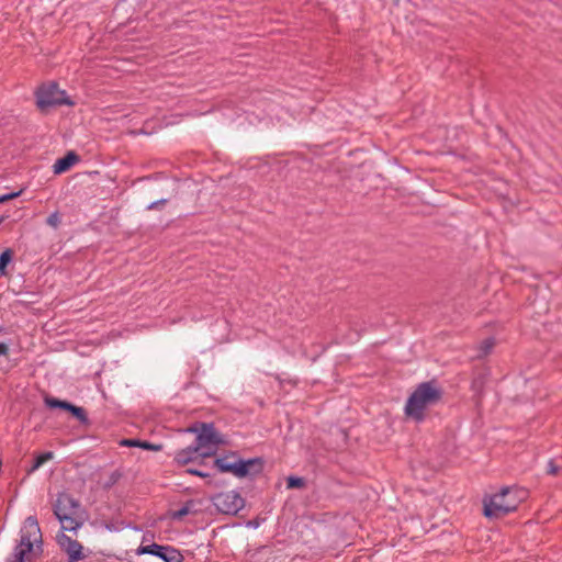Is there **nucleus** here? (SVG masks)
Masks as SVG:
<instances>
[{"label":"nucleus","instance_id":"obj_4","mask_svg":"<svg viewBox=\"0 0 562 562\" xmlns=\"http://www.w3.org/2000/svg\"><path fill=\"white\" fill-rule=\"evenodd\" d=\"M212 469L221 473H232L234 476L241 479L261 473L263 470V460L261 458L245 460L239 458L236 452H231L223 457L215 458Z\"/></svg>","mask_w":562,"mask_h":562},{"label":"nucleus","instance_id":"obj_30","mask_svg":"<svg viewBox=\"0 0 562 562\" xmlns=\"http://www.w3.org/2000/svg\"><path fill=\"white\" fill-rule=\"evenodd\" d=\"M182 561V557L180 554V552L178 551V561L177 562H181Z\"/></svg>","mask_w":562,"mask_h":562},{"label":"nucleus","instance_id":"obj_29","mask_svg":"<svg viewBox=\"0 0 562 562\" xmlns=\"http://www.w3.org/2000/svg\"><path fill=\"white\" fill-rule=\"evenodd\" d=\"M181 461H182L183 463H187L188 458H187L186 456H183V457L181 456Z\"/></svg>","mask_w":562,"mask_h":562},{"label":"nucleus","instance_id":"obj_2","mask_svg":"<svg viewBox=\"0 0 562 562\" xmlns=\"http://www.w3.org/2000/svg\"><path fill=\"white\" fill-rule=\"evenodd\" d=\"M527 496L522 488L504 486L494 495L484 498V515L487 518H497L515 512Z\"/></svg>","mask_w":562,"mask_h":562},{"label":"nucleus","instance_id":"obj_27","mask_svg":"<svg viewBox=\"0 0 562 562\" xmlns=\"http://www.w3.org/2000/svg\"><path fill=\"white\" fill-rule=\"evenodd\" d=\"M165 202H166L165 200H160V201H158V202H153L148 207H149V209H154L157 204H159V203H161V204H162V203H165Z\"/></svg>","mask_w":562,"mask_h":562},{"label":"nucleus","instance_id":"obj_16","mask_svg":"<svg viewBox=\"0 0 562 562\" xmlns=\"http://www.w3.org/2000/svg\"><path fill=\"white\" fill-rule=\"evenodd\" d=\"M121 445L126 446V447H140L146 450H155V451L160 449V446H156V445L150 443L149 441L139 440V439H123L121 441Z\"/></svg>","mask_w":562,"mask_h":562},{"label":"nucleus","instance_id":"obj_28","mask_svg":"<svg viewBox=\"0 0 562 562\" xmlns=\"http://www.w3.org/2000/svg\"><path fill=\"white\" fill-rule=\"evenodd\" d=\"M169 515L171 516V518H176V512L175 510H169Z\"/></svg>","mask_w":562,"mask_h":562},{"label":"nucleus","instance_id":"obj_17","mask_svg":"<svg viewBox=\"0 0 562 562\" xmlns=\"http://www.w3.org/2000/svg\"><path fill=\"white\" fill-rule=\"evenodd\" d=\"M54 457V453L52 451H46V452H42L40 454H37L34 459H33V464L30 469V471H35L37 470L38 468H41L45 462H47L48 460H52Z\"/></svg>","mask_w":562,"mask_h":562},{"label":"nucleus","instance_id":"obj_19","mask_svg":"<svg viewBox=\"0 0 562 562\" xmlns=\"http://www.w3.org/2000/svg\"><path fill=\"white\" fill-rule=\"evenodd\" d=\"M494 347V338H487L479 347V356L484 357L491 352Z\"/></svg>","mask_w":562,"mask_h":562},{"label":"nucleus","instance_id":"obj_23","mask_svg":"<svg viewBox=\"0 0 562 562\" xmlns=\"http://www.w3.org/2000/svg\"><path fill=\"white\" fill-rule=\"evenodd\" d=\"M21 192L22 191H16V192H11L8 194L0 195V203H4L7 201H10L12 199L20 196Z\"/></svg>","mask_w":562,"mask_h":562},{"label":"nucleus","instance_id":"obj_24","mask_svg":"<svg viewBox=\"0 0 562 562\" xmlns=\"http://www.w3.org/2000/svg\"><path fill=\"white\" fill-rule=\"evenodd\" d=\"M190 513V506L189 505H184L180 508H178V519L188 515Z\"/></svg>","mask_w":562,"mask_h":562},{"label":"nucleus","instance_id":"obj_3","mask_svg":"<svg viewBox=\"0 0 562 562\" xmlns=\"http://www.w3.org/2000/svg\"><path fill=\"white\" fill-rule=\"evenodd\" d=\"M442 392L432 382L418 384L405 405V414L416 423L425 419V411L440 402Z\"/></svg>","mask_w":562,"mask_h":562},{"label":"nucleus","instance_id":"obj_25","mask_svg":"<svg viewBox=\"0 0 562 562\" xmlns=\"http://www.w3.org/2000/svg\"><path fill=\"white\" fill-rule=\"evenodd\" d=\"M559 471V468L554 464V462L552 460L549 461L548 463V473L549 474H557Z\"/></svg>","mask_w":562,"mask_h":562},{"label":"nucleus","instance_id":"obj_11","mask_svg":"<svg viewBox=\"0 0 562 562\" xmlns=\"http://www.w3.org/2000/svg\"><path fill=\"white\" fill-rule=\"evenodd\" d=\"M79 510V502L67 493L58 494L57 499L53 506L55 516H59L60 514L78 515Z\"/></svg>","mask_w":562,"mask_h":562},{"label":"nucleus","instance_id":"obj_31","mask_svg":"<svg viewBox=\"0 0 562 562\" xmlns=\"http://www.w3.org/2000/svg\"><path fill=\"white\" fill-rule=\"evenodd\" d=\"M2 221H3V216L0 217V224L2 223Z\"/></svg>","mask_w":562,"mask_h":562},{"label":"nucleus","instance_id":"obj_10","mask_svg":"<svg viewBox=\"0 0 562 562\" xmlns=\"http://www.w3.org/2000/svg\"><path fill=\"white\" fill-rule=\"evenodd\" d=\"M57 542L61 550L67 553L68 562H77L85 558L82 553L83 547L79 541L71 539L65 533H59L57 536Z\"/></svg>","mask_w":562,"mask_h":562},{"label":"nucleus","instance_id":"obj_9","mask_svg":"<svg viewBox=\"0 0 562 562\" xmlns=\"http://www.w3.org/2000/svg\"><path fill=\"white\" fill-rule=\"evenodd\" d=\"M44 403L46 407L49 409H63L65 412H68L72 417L78 419L82 425L88 426L90 425V420L88 418L87 412L85 408L77 406L68 401L59 400L57 397H53L49 395H46L44 397Z\"/></svg>","mask_w":562,"mask_h":562},{"label":"nucleus","instance_id":"obj_26","mask_svg":"<svg viewBox=\"0 0 562 562\" xmlns=\"http://www.w3.org/2000/svg\"><path fill=\"white\" fill-rule=\"evenodd\" d=\"M9 352V347L5 342H0V356H7Z\"/></svg>","mask_w":562,"mask_h":562},{"label":"nucleus","instance_id":"obj_6","mask_svg":"<svg viewBox=\"0 0 562 562\" xmlns=\"http://www.w3.org/2000/svg\"><path fill=\"white\" fill-rule=\"evenodd\" d=\"M36 105L41 110H46L56 105H74L75 102L66 95L64 90H59L57 82L43 83L35 92Z\"/></svg>","mask_w":562,"mask_h":562},{"label":"nucleus","instance_id":"obj_14","mask_svg":"<svg viewBox=\"0 0 562 562\" xmlns=\"http://www.w3.org/2000/svg\"><path fill=\"white\" fill-rule=\"evenodd\" d=\"M56 518L61 524V529L67 531H76L82 522L77 518V515L60 514Z\"/></svg>","mask_w":562,"mask_h":562},{"label":"nucleus","instance_id":"obj_7","mask_svg":"<svg viewBox=\"0 0 562 562\" xmlns=\"http://www.w3.org/2000/svg\"><path fill=\"white\" fill-rule=\"evenodd\" d=\"M212 504L222 514L236 515L245 506V501L236 491H227L215 494Z\"/></svg>","mask_w":562,"mask_h":562},{"label":"nucleus","instance_id":"obj_13","mask_svg":"<svg viewBox=\"0 0 562 562\" xmlns=\"http://www.w3.org/2000/svg\"><path fill=\"white\" fill-rule=\"evenodd\" d=\"M80 160L79 155L70 150L64 157L57 159L53 166L55 175H61L68 171L76 162Z\"/></svg>","mask_w":562,"mask_h":562},{"label":"nucleus","instance_id":"obj_18","mask_svg":"<svg viewBox=\"0 0 562 562\" xmlns=\"http://www.w3.org/2000/svg\"><path fill=\"white\" fill-rule=\"evenodd\" d=\"M178 474H192L203 479H210L212 476V473L210 471H205L204 469H195L191 467H184L181 470V472H178Z\"/></svg>","mask_w":562,"mask_h":562},{"label":"nucleus","instance_id":"obj_20","mask_svg":"<svg viewBox=\"0 0 562 562\" xmlns=\"http://www.w3.org/2000/svg\"><path fill=\"white\" fill-rule=\"evenodd\" d=\"M122 477V473L119 471H114L110 474L109 479L105 481L103 488L110 490L112 486H114L119 480Z\"/></svg>","mask_w":562,"mask_h":562},{"label":"nucleus","instance_id":"obj_21","mask_svg":"<svg viewBox=\"0 0 562 562\" xmlns=\"http://www.w3.org/2000/svg\"><path fill=\"white\" fill-rule=\"evenodd\" d=\"M286 483L289 488L304 486V480L300 476H289Z\"/></svg>","mask_w":562,"mask_h":562},{"label":"nucleus","instance_id":"obj_8","mask_svg":"<svg viewBox=\"0 0 562 562\" xmlns=\"http://www.w3.org/2000/svg\"><path fill=\"white\" fill-rule=\"evenodd\" d=\"M44 403L46 407L49 409H63L65 412H68L72 417L78 419L82 425L88 426L90 425V420L88 418L87 412L85 408L77 406L68 401L59 400L57 397H53L49 395H46L44 397Z\"/></svg>","mask_w":562,"mask_h":562},{"label":"nucleus","instance_id":"obj_15","mask_svg":"<svg viewBox=\"0 0 562 562\" xmlns=\"http://www.w3.org/2000/svg\"><path fill=\"white\" fill-rule=\"evenodd\" d=\"M14 251L11 248H5L0 254V276H8V266L12 262Z\"/></svg>","mask_w":562,"mask_h":562},{"label":"nucleus","instance_id":"obj_1","mask_svg":"<svg viewBox=\"0 0 562 562\" xmlns=\"http://www.w3.org/2000/svg\"><path fill=\"white\" fill-rule=\"evenodd\" d=\"M43 553V536L35 516H29L21 528L20 540L8 562H32Z\"/></svg>","mask_w":562,"mask_h":562},{"label":"nucleus","instance_id":"obj_5","mask_svg":"<svg viewBox=\"0 0 562 562\" xmlns=\"http://www.w3.org/2000/svg\"><path fill=\"white\" fill-rule=\"evenodd\" d=\"M183 436L194 434V441L188 446V450L195 452L200 457H210L214 454L222 443L221 436L215 430L213 424H201V429L190 427L187 429H178Z\"/></svg>","mask_w":562,"mask_h":562},{"label":"nucleus","instance_id":"obj_22","mask_svg":"<svg viewBox=\"0 0 562 562\" xmlns=\"http://www.w3.org/2000/svg\"><path fill=\"white\" fill-rule=\"evenodd\" d=\"M46 223L52 226V227H57L60 223V217H59V214L58 212H54L52 213L47 218H46Z\"/></svg>","mask_w":562,"mask_h":562},{"label":"nucleus","instance_id":"obj_12","mask_svg":"<svg viewBox=\"0 0 562 562\" xmlns=\"http://www.w3.org/2000/svg\"><path fill=\"white\" fill-rule=\"evenodd\" d=\"M168 551L176 552V549L151 543L148 546H140L137 550L138 554L149 553L161 558L165 562H176V555H168Z\"/></svg>","mask_w":562,"mask_h":562}]
</instances>
